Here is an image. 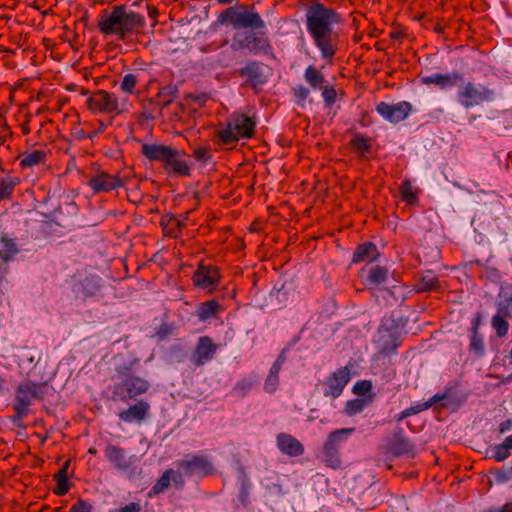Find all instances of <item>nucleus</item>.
<instances>
[{
    "instance_id": "nucleus-1",
    "label": "nucleus",
    "mask_w": 512,
    "mask_h": 512,
    "mask_svg": "<svg viewBox=\"0 0 512 512\" xmlns=\"http://www.w3.org/2000/svg\"><path fill=\"white\" fill-rule=\"evenodd\" d=\"M344 22L343 16L322 2H312L305 7V27L322 59L332 63L340 46L336 26Z\"/></svg>"
},
{
    "instance_id": "nucleus-2",
    "label": "nucleus",
    "mask_w": 512,
    "mask_h": 512,
    "mask_svg": "<svg viewBox=\"0 0 512 512\" xmlns=\"http://www.w3.org/2000/svg\"><path fill=\"white\" fill-rule=\"evenodd\" d=\"M144 25V16L124 5L114 6L111 12H103L98 21V29L101 33L116 35L122 40L138 33Z\"/></svg>"
},
{
    "instance_id": "nucleus-3",
    "label": "nucleus",
    "mask_w": 512,
    "mask_h": 512,
    "mask_svg": "<svg viewBox=\"0 0 512 512\" xmlns=\"http://www.w3.org/2000/svg\"><path fill=\"white\" fill-rule=\"evenodd\" d=\"M256 120L245 113L234 112L226 121V150L243 138L254 135Z\"/></svg>"
},
{
    "instance_id": "nucleus-4",
    "label": "nucleus",
    "mask_w": 512,
    "mask_h": 512,
    "mask_svg": "<svg viewBox=\"0 0 512 512\" xmlns=\"http://www.w3.org/2000/svg\"><path fill=\"white\" fill-rule=\"evenodd\" d=\"M226 22H229L235 29L250 28L257 30L265 28L261 16L254 12L252 7L245 4H236L226 8Z\"/></svg>"
},
{
    "instance_id": "nucleus-5",
    "label": "nucleus",
    "mask_w": 512,
    "mask_h": 512,
    "mask_svg": "<svg viewBox=\"0 0 512 512\" xmlns=\"http://www.w3.org/2000/svg\"><path fill=\"white\" fill-rule=\"evenodd\" d=\"M495 99L493 89L485 85H476L473 82H467L457 91V100L464 108L478 106L484 102H492Z\"/></svg>"
},
{
    "instance_id": "nucleus-6",
    "label": "nucleus",
    "mask_w": 512,
    "mask_h": 512,
    "mask_svg": "<svg viewBox=\"0 0 512 512\" xmlns=\"http://www.w3.org/2000/svg\"><path fill=\"white\" fill-rule=\"evenodd\" d=\"M231 74L243 78L244 84L258 93L261 87L268 82L271 69L262 62L250 61L244 67L232 71Z\"/></svg>"
},
{
    "instance_id": "nucleus-7",
    "label": "nucleus",
    "mask_w": 512,
    "mask_h": 512,
    "mask_svg": "<svg viewBox=\"0 0 512 512\" xmlns=\"http://www.w3.org/2000/svg\"><path fill=\"white\" fill-rule=\"evenodd\" d=\"M87 107L90 111L106 114H122L128 111L125 101L119 102L118 98L105 90H98L94 92L87 99Z\"/></svg>"
},
{
    "instance_id": "nucleus-8",
    "label": "nucleus",
    "mask_w": 512,
    "mask_h": 512,
    "mask_svg": "<svg viewBox=\"0 0 512 512\" xmlns=\"http://www.w3.org/2000/svg\"><path fill=\"white\" fill-rule=\"evenodd\" d=\"M355 431L354 428H342L332 431L323 445L324 461L327 466L338 469L341 467V459L339 455V448L341 443L346 441Z\"/></svg>"
},
{
    "instance_id": "nucleus-9",
    "label": "nucleus",
    "mask_w": 512,
    "mask_h": 512,
    "mask_svg": "<svg viewBox=\"0 0 512 512\" xmlns=\"http://www.w3.org/2000/svg\"><path fill=\"white\" fill-rule=\"evenodd\" d=\"M177 468L186 476L203 478L212 475L215 471L211 459L204 454H188L176 463Z\"/></svg>"
},
{
    "instance_id": "nucleus-10",
    "label": "nucleus",
    "mask_w": 512,
    "mask_h": 512,
    "mask_svg": "<svg viewBox=\"0 0 512 512\" xmlns=\"http://www.w3.org/2000/svg\"><path fill=\"white\" fill-rule=\"evenodd\" d=\"M149 383L137 376H127L113 387L112 399L126 401L145 393Z\"/></svg>"
},
{
    "instance_id": "nucleus-11",
    "label": "nucleus",
    "mask_w": 512,
    "mask_h": 512,
    "mask_svg": "<svg viewBox=\"0 0 512 512\" xmlns=\"http://www.w3.org/2000/svg\"><path fill=\"white\" fill-rule=\"evenodd\" d=\"M350 380V370L341 367L326 377L321 383L322 393L326 397L337 398Z\"/></svg>"
},
{
    "instance_id": "nucleus-12",
    "label": "nucleus",
    "mask_w": 512,
    "mask_h": 512,
    "mask_svg": "<svg viewBox=\"0 0 512 512\" xmlns=\"http://www.w3.org/2000/svg\"><path fill=\"white\" fill-rule=\"evenodd\" d=\"M385 450L387 454H391L394 457H414L416 454L414 444L405 435L402 428L393 431L385 446Z\"/></svg>"
},
{
    "instance_id": "nucleus-13",
    "label": "nucleus",
    "mask_w": 512,
    "mask_h": 512,
    "mask_svg": "<svg viewBox=\"0 0 512 512\" xmlns=\"http://www.w3.org/2000/svg\"><path fill=\"white\" fill-rule=\"evenodd\" d=\"M377 113L390 123H399L405 120L412 111L411 103L401 101L395 104L379 102L376 105Z\"/></svg>"
},
{
    "instance_id": "nucleus-14",
    "label": "nucleus",
    "mask_w": 512,
    "mask_h": 512,
    "mask_svg": "<svg viewBox=\"0 0 512 512\" xmlns=\"http://www.w3.org/2000/svg\"><path fill=\"white\" fill-rule=\"evenodd\" d=\"M41 386L25 382L19 385L16 394V404L14 409L19 416H23L27 413L28 407L33 403L35 399L41 397Z\"/></svg>"
},
{
    "instance_id": "nucleus-15",
    "label": "nucleus",
    "mask_w": 512,
    "mask_h": 512,
    "mask_svg": "<svg viewBox=\"0 0 512 512\" xmlns=\"http://www.w3.org/2000/svg\"><path fill=\"white\" fill-rule=\"evenodd\" d=\"M88 185L94 193L110 192L123 186V181L117 176L99 170L94 175L90 176Z\"/></svg>"
},
{
    "instance_id": "nucleus-16",
    "label": "nucleus",
    "mask_w": 512,
    "mask_h": 512,
    "mask_svg": "<svg viewBox=\"0 0 512 512\" xmlns=\"http://www.w3.org/2000/svg\"><path fill=\"white\" fill-rule=\"evenodd\" d=\"M220 271L217 267L210 264H201L193 275L194 285L212 290L214 285L220 279Z\"/></svg>"
},
{
    "instance_id": "nucleus-17",
    "label": "nucleus",
    "mask_w": 512,
    "mask_h": 512,
    "mask_svg": "<svg viewBox=\"0 0 512 512\" xmlns=\"http://www.w3.org/2000/svg\"><path fill=\"white\" fill-rule=\"evenodd\" d=\"M105 456L115 468L120 470L129 469L136 461L134 456H128L124 449L112 444L106 446Z\"/></svg>"
},
{
    "instance_id": "nucleus-18",
    "label": "nucleus",
    "mask_w": 512,
    "mask_h": 512,
    "mask_svg": "<svg viewBox=\"0 0 512 512\" xmlns=\"http://www.w3.org/2000/svg\"><path fill=\"white\" fill-rule=\"evenodd\" d=\"M217 348L211 338L207 336L200 337L191 360L195 365L201 366L213 358Z\"/></svg>"
},
{
    "instance_id": "nucleus-19",
    "label": "nucleus",
    "mask_w": 512,
    "mask_h": 512,
    "mask_svg": "<svg viewBox=\"0 0 512 512\" xmlns=\"http://www.w3.org/2000/svg\"><path fill=\"white\" fill-rule=\"evenodd\" d=\"M400 337L396 331L390 329L380 330L377 340L378 350L381 354L392 355L397 352L400 346Z\"/></svg>"
},
{
    "instance_id": "nucleus-20",
    "label": "nucleus",
    "mask_w": 512,
    "mask_h": 512,
    "mask_svg": "<svg viewBox=\"0 0 512 512\" xmlns=\"http://www.w3.org/2000/svg\"><path fill=\"white\" fill-rule=\"evenodd\" d=\"M460 81H462V75L458 72L452 74L435 73L429 76H423L420 79L421 84L436 85L443 90L456 86Z\"/></svg>"
},
{
    "instance_id": "nucleus-21",
    "label": "nucleus",
    "mask_w": 512,
    "mask_h": 512,
    "mask_svg": "<svg viewBox=\"0 0 512 512\" xmlns=\"http://www.w3.org/2000/svg\"><path fill=\"white\" fill-rule=\"evenodd\" d=\"M277 446L283 454L291 457H297L304 453L301 442L290 434L280 433L277 436Z\"/></svg>"
},
{
    "instance_id": "nucleus-22",
    "label": "nucleus",
    "mask_w": 512,
    "mask_h": 512,
    "mask_svg": "<svg viewBox=\"0 0 512 512\" xmlns=\"http://www.w3.org/2000/svg\"><path fill=\"white\" fill-rule=\"evenodd\" d=\"M175 149L170 146L157 145V144H143L142 153L143 155L152 161L162 162L166 164L169 157L172 155Z\"/></svg>"
},
{
    "instance_id": "nucleus-23",
    "label": "nucleus",
    "mask_w": 512,
    "mask_h": 512,
    "mask_svg": "<svg viewBox=\"0 0 512 512\" xmlns=\"http://www.w3.org/2000/svg\"><path fill=\"white\" fill-rule=\"evenodd\" d=\"M380 256L377 246L370 241L359 244L352 257V263L373 262Z\"/></svg>"
},
{
    "instance_id": "nucleus-24",
    "label": "nucleus",
    "mask_w": 512,
    "mask_h": 512,
    "mask_svg": "<svg viewBox=\"0 0 512 512\" xmlns=\"http://www.w3.org/2000/svg\"><path fill=\"white\" fill-rule=\"evenodd\" d=\"M164 167L169 172L180 176H188L190 174V167L184 159V153L177 149L173 151Z\"/></svg>"
},
{
    "instance_id": "nucleus-25",
    "label": "nucleus",
    "mask_w": 512,
    "mask_h": 512,
    "mask_svg": "<svg viewBox=\"0 0 512 512\" xmlns=\"http://www.w3.org/2000/svg\"><path fill=\"white\" fill-rule=\"evenodd\" d=\"M438 276L431 270L423 272L417 279L414 289L417 293L439 290Z\"/></svg>"
},
{
    "instance_id": "nucleus-26",
    "label": "nucleus",
    "mask_w": 512,
    "mask_h": 512,
    "mask_svg": "<svg viewBox=\"0 0 512 512\" xmlns=\"http://www.w3.org/2000/svg\"><path fill=\"white\" fill-rule=\"evenodd\" d=\"M149 410V404L140 401L128 409L121 411L119 417L125 422L141 421L145 418Z\"/></svg>"
},
{
    "instance_id": "nucleus-27",
    "label": "nucleus",
    "mask_w": 512,
    "mask_h": 512,
    "mask_svg": "<svg viewBox=\"0 0 512 512\" xmlns=\"http://www.w3.org/2000/svg\"><path fill=\"white\" fill-rule=\"evenodd\" d=\"M362 272H367L365 283L371 288L378 287L388 279V269L383 266L375 265L368 270L362 269Z\"/></svg>"
},
{
    "instance_id": "nucleus-28",
    "label": "nucleus",
    "mask_w": 512,
    "mask_h": 512,
    "mask_svg": "<svg viewBox=\"0 0 512 512\" xmlns=\"http://www.w3.org/2000/svg\"><path fill=\"white\" fill-rule=\"evenodd\" d=\"M497 311L504 315H511L512 309V285L502 284L497 297Z\"/></svg>"
},
{
    "instance_id": "nucleus-29",
    "label": "nucleus",
    "mask_w": 512,
    "mask_h": 512,
    "mask_svg": "<svg viewBox=\"0 0 512 512\" xmlns=\"http://www.w3.org/2000/svg\"><path fill=\"white\" fill-rule=\"evenodd\" d=\"M304 80L313 90L324 88L327 83L324 74L314 65H309L304 71Z\"/></svg>"
},
{
    "instance_id": "nucleus-30",
    "label": "nucleus",
    "mask_w": 512,
    "mask_h": 512,
    "mask_svg": "<svg viewBox=\"0 0 512 512\" xmlns=\"http://www.w3.org/2000/svg\"><path fill=\"white\" fill-rule=\"evenodd\" d=\"M251 39L250 54L256 55L258 53L269 54L272 51L271 43L264 33L256 35L255 33L249 34Z\"/></svg>"
},
{
    "instance_id": "nucleus-31",
    "label": "nucleus",
    "mask_w": 512,
    "mask_h": 512,
    "mask_svg": "<svg viewBox=\"0 0 512 512\" xmlns=\"http://www.w3.org/2000/svg\"><path fill=\"white\" fill-rule=\"evenodd\" d=\"M402 200L408 204L415 206L419 202V191L415 189L412 185V181L410 179H404L400 185L399 189Z\"/></svg>"
},
{
    "instance_id": "nucleus-32",
    "label": "nucleus",
    "mask_w": 512,
    "mask_h": 512,
    "mask_svg": "<svg viewBox=\"0 0 512 512\" xmlns=\"http://www.w3.org/2000/svg\"><path fill=\"white\" fill-rule=\"evenodd\" d=\"M221 310L220 304L215 300H209L200 304L197 309V316L205 321L215 316Z\"/></svg>"
},
{
    "instance_id": "nucleus-33",
    "label": "nucleus",
    "mask_w": 512,
    "mask_h": 512,
    "mask_svg": "<svg viewBox=\"0 0 512 512\" xmlns=\"http://www.w3.org/2000/svg\"><path fill=\"white\" fill-rule=\"evenodd\" d=\"M46 159V152L43 150H33L21 155L20 165L22 167H33L43 163Z\"/></svg>"
},
{
    "instance_id": "nucleus-34",
    "label": "nucleus",
    "mask_w": 512,
    "mask_h": 512,
    "mask_svg": "<svg viewBox=\"0 0 512 512\" xmlns=\"http://www.w3.org/2000/svg\"><path fill=\"white\" fill-rule=\"evenodd\" d=\"M238 483H239L238 500L242 504L243 507H246V505L248 503L249 492L251 489V483L249 481V478L243 471V469H240V471H239Z\"/></svg>"
},
{
    "instance_id": "nucleus-35",
    "label": "nucleus",
    "mask_w": 512,
    "mask_h": 512,
    "mask_svg": "<svg viewBox=\"0 0 512 512\" xmlns=\"http://www.w3.org/2000/svg\"><path fill=\"white\" fill-rule=\"evenodd\" d=\"M20 183L19 178L6 176L0 178V201L9 199L14 188Z\"/></svg>"
},
{
    "instance_id": "nucleus-36",
    "label": "nucleus",
    "mask_w": 512,
    "mask_h": 512,
    "mask_svg": "<svg viewBox=\"0 0 512 512\" xmlns=\"http://www.w3.org/2000/svg\"><path fill=\"white\" fill-rule=\"evenodd\" d=\"M511 315H504V313H500L497 311L492 317V326L496 330V334L498 337H503L508 333L509 323L506 320L507 318H511Z\"/></svg>"
},
{
    "instance_id": "nucleus-37",
    "label": "nucleus",
    "mask_w": 512,
    "mask_h": 512,
    "mask_svg": "<svg viewBox=\"0 0 512 512\" xmlns=\"http://www.w3.org/2000/svg\"><path fill=\"white\" fill-rule=\"evenodd\" d=\"M374 394L369 395L368 399L358 398L346 403L345 411L348 415H355L364 410V408L373 400Z\"/></svg>"
},
{
    "instance_id": "nucleus-38",
    "label": "nucleus",
    "mask_w": 512,
    "mask_h": 512,
    "mask_svg": "<svg viewBox=\"0 0 512 512\" xmlns=\"http://www.w3.org/2000/svg\"><path fill=\"white\" fill-rule=\"evenodd\" d=\"M350 146L357 152L368 153L371 150V139L356 133L349 142Z\"/></svg>"
},
{
    "instance_id": "nucleus-39",
    "label": "nucleus",
    "mask_w": 512,
    "mask_h": 512,
    "mask_svg": "<svg viewBox=\"0 0 512 512\" xmlns=\"http://www.w3.org/2000/svg\"><path fill=\"white\" fill-rule=\"evenodd\" d=\"M253 382L250 379H241L231 391L232 396L240 399L244 398L252 389Z\"/></svg>"
},
{
    "instance_id": "nucleus-40",
    "label": "nucleus",
    "mask_w": 512,
    "mask_h": 512,
    "mask_svg": "<svg viewBox=\"0 0 512 512\" xmlns=\"http://www.w3.org/2000/svg\"><path fill=\"white\" fill-rule=\"evenodd\" d=\"M3 246L4 248L0 250V258L8 264V262L13 259L19 250L13 240L4 239Z\"/></svg>"
},
{
    "instance_id": "nucleus-41",
    "label": "nucleus",
    "mask_w": 512,
    "mask_h": 512,
    "mask_svg": "<svg viewBox=\"0 0 512 512\" xmlns=\"http://www.w3.org/2000/svg\"><path fill=\"white\" fill-rule=\"evenodd\" d=\"M292 94H293V97H294L296 103L299 106L304 107L306 101L308 100V98L310 96V90H309V88H307L303 85H297L292 88Z\"/></svg>"
},
{
    "instance_id": "nucleus-42",
    "label": "nucleus",
    "mask_w": 512,
    "mask_h": 512,
    "mask_svg": "<svg viewBox=\"0 0 512 512\" xmlns=\"http://www.w3.org/2000/svg\"><path fill=\"white\" fill-rule=\"evenodd\" d=\"M456 388L457 385H450L445 387V390L442 392V394H447V399L444 400L441 404L442 407H448L451 404L459 405L463 402L464 399L459 398L456 395Z\"/></svg>"
},
{
    "instance_id": "nucleus-43",
    "label": "nucleus",
    "mask_w": 512,
    "mask_h": 512,
    "mask_svg": "<svg viewBox=\"0 0 512 512\" xmlns=\"http://www.w3.org/2000/svg\"><path fill=\"white\" fill-rule=\"evenodd\" d=\"M491 451L493 453L491 458L496 462H503L510 456V449L504 441L501 444L495 445Z\"/></svg>"
},
{
    "instance_id": "nucleus-44",
    "label": "nucleus",
    "mask_w": 512,
    "mask_h": 512,
    "mask_svg": "<svg viewBox=\"0 0 512 512\" xmlns=\"http://www.w3.org/2000/svg\"><path fill=\"white\" fill-rule=\"evenodd\" d=\"M470 351L474 352L478 357L484 354V343L479 333H470Z\"/></svg>"
},
{
    "instance_id": "nucleus-45",
    "label": "nucleus",
    "mask_w": 512,
    "mask_h": 512,
    "mask_svg": "<svg viewBox=\"0 0 512 512\" xmlns=\"http://www.w3.org/2000/svg\"><path fill=\"white\" fill-rule=\"evenodd\" d=\"M249 34H238L236 35L231 43V48L234 51L242 50L244 48H247L250 51V45H251V39H249Z\"/></svg>"
},
{
    "instance_id": "nucleus-46",
    "label": "nucleus",
    "mask_w": 512,
    "mask_h": 512,
    "mask_svg": "<svg viewBox=\"0 0 512 512\" xmlns=\"http://www.w3.org/2000/svg\"><path fill=\"white\" fill-rule=\"evenodd\" d=\"M173 473H174L173 469H168L162 474L160 479L157 481V483L153 487L154 493H161L170 485L171 477H172Z\"/></svg>"
},
{
    "instance_id": "nucleus-47",
    "label": "nucleus",
    "mask_w": 512,
    "mask_h": 512,
    "mask_svg": "<svg viewBox=\"0 0 512 512\" xmlns=\"http://www.w3.org/2000/svg\"><path fill=\"white\" fill-rule=\"evenodd\" d=\"M136 84H137L136 75L129 73L123 77L120 87H121L122 91L132 94L134 92Z\"/></svg>"
},
{
    "instance_id": "nucleus-48",
    "label": "nucleus",
    "mask_w": 512,
    "mask_h": 512,
    "mask_svg": "<svg viewBox=\"0 0 512 512\" xmlns=\"http://www.w3.org/2000/svg\"><path fill=\"white\" fill-rule=\"evenodd\" d=\"M320 91L326 105L330 106L336 101L337 92L333 86L326 83L324 88H321Z\"/></svg>"
},
{
    "instance_id": "nucleus-49",
    "label": "nucleus",
    "mask_w": 512,
    "mask_h": 512,
    "mask_svg": "<svg viewBox=\"0 0 512 512\" xmlns=\"http://www.w3.org/2000/svg\"><path fill=\"white\" fill-rule=\"evenodd\" d=\"M372 390V382L370 380H361L353 386V392L358 396H364Z\"/></svg>"
},
{
    "instance_id": "nucleus-50",
    "label": "nucleus",
    "mask_w": 512,
    "mask_h": 512,
    "mask_svg": "<svg viewBox=\"0 0 512 512\" xmlns=\"http://www.w3.org/2000/svg\"><path fill=\"white\" fill-rule=\"evenodd\" d=\"M279 385V377H276L274 375H271L268 373L265 382H264V390L267 393H274Z\"/></svg>"
},
{
    "instance_id": "nucleus-51",
    "label": "nucleus",
    "mask_w": 512,
    "mask_h": 512,
    "mask_svg": "<svg viewBox=\"0 0 512 512\" xmlns=\"http://www.w3.org/2000/svg\"><path fill=\"white\" fill-rule=\"evenodd\" d=\"M68 481L67 478H64L63 476L56 477V485L54 487V492L63 495L68 491Z\"/></svg>"
},
{
    "instance_id": "nucleus-52",
    "label": "nucleus",
    "mask_w": 512,
    "mask_h": 512,
    "mask_svg": "<svg viewBox=\"0 0 512 512\" xmlns=\"http://www.w3.org/2000/svg\"><path fill=\"white\" fill-rule=\"evenodd\" d=\"M210 151L205 147H198L194 149L193 157L200 162H206L210 158Z\"/></svg>"
},
{
    "instance_id": "nucleus-53",
    "label": "nucleus",
    "mask_w": 512,
    "mask_h": 512,
    "mask_svg": "<svg viewBox=\"0 0 512 512\" xmlns=\"http://www.w3.org/2000/svg\"><path fill=\"white\" fill-rule=\"evenodd\" d=\"M90 509L91 506L87 502L78 500L70 507L68 512H89Z\"/></svg>"
},
{
    "instance_id": "nucleus-54",
    "label": "nucleus",
    "mask_w": 512,
    "mask_h": 512,
    "mask_svg": "<svg viewBox=\"0 0 512 512\" xmlns=\"http://www.w3.org/2000/svg\"><path fill=\"white\" fill-rule=\"evenodd\" d=\"M496 480L499 482L508 481L512 477V468H502L495 473Z\"/></svg>"
},
{
    "instance_id": "nucleus-55",
    "label": "nucleus",
    "mask_w": 512,
    "mask_h": 512,
    "mask_svg": "<svg viewBox=\"0 0 512 512\" xmlns=\"http://www.w3.org/2000/svg\"><path fill=\"white\" fill-rule=\"evenodd\" d=\"M447 399V394L437 393L433 397H431L427 402L422 403L423 405H427V409L432 407L434 404L444 401Z\"/></svg>"
},
{
    "instance_id": "nucleus-56",
    "label": "nucleus",
    "mask_w": 512,
    "mask_h": 512,
    "mask_svg": "<svg viewBox=\"0 0 512 512\" xmlns=\"http://www.w3.org/2000/svg\"><path fill=\"white\" fill-rule=\"evenodd\" d=\"M183 475L185 474L182 472V470L178 468L177 471L174 470V473L172 474L171 477V481H173L177 487H182L184 485Z\"/></svg>"
},
{
    "instance_id": "nucleus-57",
    "label": "nucleus",
    "mask_w": 512,
    "mask_h": 512,
    "mask_svg": "<svg viewBox=\"0 0 512 512\" xmlns=\"http://www.w3.org/2000/svg\"><path fill=\"white\" fill-rule=\"evenodd\" d=\"M424 410H427V405H423L422 403L414 405V406H410V407L405 409L408 417H410L412 415H415V414H418V413H420L421 411H424Z\"/></svg>"
},
{
    "instance_id": "nucleus-58",
    "label": "nucleus",
    "mask_w": 512,
    "mask_h": 512,
    "mask_svg": "<svg viewBox=\"0 0 512 512\" xmlns=\"http://www.w3.org/2000/svg\"><path fill=\"white\" fill-rule=\"evenodd\" d=\"M229 245L235 252L242 250L245 247L244 241L239 237H233Z\"/></svg>"
},
{
    "instance_id": "nucleus-59",
    "label": "nucleus",
    "mask_w": 512,
    "mask_h": 512,
    "mask_svg": "<svg viewBox=\"0 0 512 512\" xmlns=\"http://www.w3.org/2000/svg\"><path fill=\"white\" fill-rule=\"evenodd\" d=\"M480 322H481V314L478 313L475 315V317L472 320L470 333H479L478 329H479Z\"/></svg>"
},
{
    "instance_id": "nucleus-60",
    "label": "nucleus",
    "mask_w": 512,
    "mask_h": 512,
    "mask_svg": "<svg viewBox=\"0 0 512 512\" xmlns=\"http://www.w3.org/2000/svg\"><path fill=\"white\" fill-rule=\"evenodd\" d=\"M141 510V506L139 503L132 502L129 505L121 508L120 512H139Z\"/></svg>"
},
{
    "instance_id": "nucleus-61",
    "label": "nucleus",
    "mask_w": 512,
    "mask_h": 512,
    "mask_svg": "<svg viewBox=\"0 0 512 512\" xmlns=\"http://www.w3.org/2000/svg\"><path fill=\"white\" fill-rule=\"evenodd\" d=\"M512 429V419H507L499 424V432L501 434Z\"/></svg>"
},
{
    "instance_id": "nucleus-62",
    "label": "nucleus",
    "mask_w": 512,
    "mask_h": 512,
    "mask_svg": "<svg viewBox=\"0 0 512 512\" xmlns=\"http://www.w3.org/2000/svg\"><path fill=\"white\" fill-rule=\"evenodd\" d=\"M281 368H282V365L274 362L269 370V374L279 377V372H280Z\"/></svg>"
},
{
    "instance_id": "nucleus-63",
    "label": "nucleus",
    "mask_w": 512,
    "mask_h": 512,
    "mask_svg": "<svg viewBox=\"0 0 512 512\" xmlns=\"http://www.w3.org/2000/svg\"><path fill=\"white\" fill-rule=\"evenodd\" d=\"M69 462L67 461L63 467L60 469V471L56 474L55 477L63 476L64 478H67V471H68Z\"/></svg>"
},
{
    "instance_id": "nucleus-64",
    "label": "nucleus",
    "mask_w": 512,
    "mask_h": 512,
    "mask_svg": "<svg viewBox=\"0 0 512 512\" xmlns=\"http://www.w3.org/2000/svg\"><path fill=\"white\" fill-rule=\"evenodd\" d=\"M286 361V350H282L281 353L278 355L277 359L275 360L276 363H279L283 366V364Z\"/></svg>"
}]
</instances>
